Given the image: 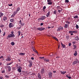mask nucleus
Masks as SVG:
<instances>
[{"label":"nucleus","mask_w":79,"mask_h":79,"mask_svg":"<svg viewBox=\"0 0 79 79\" xmlns=\"http://www.w3.org/2000/svg\"><path fill=\"white\" fill-rule=\"evenodd\" d=\"M11 34H10L8 35L7 37H6V39H8L10 37H15V36L13 34H14V32H13V31H12L11 32Z\"/></svg>","instance_id":"nucleus-1"},{"label":"nucleus","mask_w":79,"mask_h":79,"mask_svg":"<svg viewBox=\"0 0 79 79\" xmlns=\"http://www.w3.org/2000/svg\"><path fill=\"white\" fill-rule=\"evenodd\" d=\"M45 28L44 27H39L35 28V30L36 31H42L45 30Z\"/></svg>","instance_id":"nucleus-2"},{"label":"nucleus","mask_w":79,"mask_h":79,"mask_svg":"<svg viewBox=\"0 0 79 79\" xmlns=\"http://www.w3.org/2000/svg\"><path fill=\"white\" fill-rule=\"evenodd\" d=\"M45 16H42L40 18H39L38 19V21H43V20H44L45 19Z\"/></svg>","instance_id":"nucleus-3"},{"label":"nucleus","mask_w":79,"mask_h":79,"mask_svg":"<svg viewBox=\"0 0 79 79\" xmlns=\"http://www.w3.org/2000/svg\"><path fill=\"white\" fill-rule=\"evenodd\" d=\"M63 29V27L61 26H60V27H59L57 29V31H61Z\"/></svg>","instance_id":"nucleus-4"},{"label":"nucleus","mask_w":79,"mask_h":79,"mask_svg":"<svg viewBox=\"0 0 79 79\" xmlns=\"http://www.w3.org/2000/svg\"><path fill=\"white\" fill-rule=\"evenodd\" d=\"M14 26V25L12 23H10L9 24V27L10 28H11V27H13Z\"/></svg>","instance_id":"nucleus-5"},{"label":"nucleus","mask_w":79,"mask_h":79,"mask_svg":"<svg viewBox=\"0 0 79 79\" xmlns=\"http://www.w3.org/2000/svg\"><path fill=\"white\" fill-rule=\"evenodd\" d=\"M19 69H18L17 70L18 71V72H19V73H21V69H22V67L19 66Z\"/></svg>","instance_id":"nucleus-6"},{"label":"nucleus","mask_w":79,"mask_h":79,"mask_svg":"<svg viewBox=\"0 0 79 79\" xmlns=\"http://www.w3.org/2000/svg\"><path fill=\"white\" fill-rule=\"evenodd\" d=\"M49 78H51L52 77V73L51 72H50L49 73Z\"/></svg>","instance_id":"nucleus-7"},{"label":"nucleus","mask_w":79,"mask_h":79,"mask_svg":"<svg viewBox=\"0 0 79 79\" xmlns=\"http://www.w3.org/2000/svg\"><path fill=\"white\" fill-rule=\"evenodd\" d=\"M19 24L20 25V26H24L25 24L24 23H22V22H21V20H20L19 21Z\"/></svg>","instance_id":"nucleus-8"},{"label":"nucleus","mask_w":79,"mask_h":79,"mask_svg":"<svg viewBox=\"0 0 79 79\" xmlns=\"http://www.w3.org/2000/svg\"><path fill=\"white\" fill-rule=\"evenodd\" d=\"M11 58H10V57H9V56H8L7 58L6 59V61H11Z\"/></svg>","instance_id":"nucleus-9"},{"label":"nucleus","mask_w":79,"mask_h":79,"mask_svg":"<svg viewBox=\"0 0 79 79\" xmlns=\"http://www.w3.org/2000/svg\"><path fill=\"white\" fill-rule=\"evenodd\" d=\"M79 63V61L77 60L74 61L73 63V64H76L77 63Z\"/></svg>","instance_id":"nucleus-10"},{"label":"nucleus","mask_w":79,"mask_h":79,"mask_svg":"<svg viewBox=\"0 0 79 79\" xmlns=\"http://www.w3.org/2000/svg\"><path fill=\"white\" fill-rule=\"evenodd\" d=\"M16 14L17 13H16L15 12H14L13 14L11 15V17H14V16H15V15H16Z\"/></svg>","instance_id":"nucleus-11"},{"label":"nucleus","mask_w":79,"mask_h":79,"mask_svg":"<svg viewBox=\"0 0 79 79\" xmlns=\"http://www.w3.org/2000/svg\"><path fill=\"white\" fill-rule=\"evenodd\" d=\"M20 10V8L18 7L17 9V10L15 12L16 13H18V11H19Z\"/></svg>","instance_id":"nucleus-12"},{"label":"nucleus","mask_w":79,"mask_h":79,"mask_svg":"<svg viewBox=\"0 0 79 79\" xmlns=\"http://www.w3.org/2000/svg\"><path fill=\"white\" fill-rule=\"evenodd\" d=\"M50 11H48V13H47L46 15L47 17H48L50 16Z\"/></svg>","instance_id":"nucleus-13"},{"label":"nucleus","mask_w":79,"mask_h":79,"mask_svg":"<svg viewBox=\"0 0 79 79\" xmlns=\"http://www.w3.org/2000/svg\"><path fill=\"white\" fill-rule=\"evenodd\" d=\"M30 64L29 65V66L30 67H31L32 66V63L31 61L29 62Z\"/></svg>","instance_id":"nucleus-14"},{"label":"nucleus","mask_w":79,"mask_h":79,"mask_svg":"<svg viewBox=\"0 0 79 79\" xmlns=\"http://www.w3.org/2000/svg\"><path fill=\"white\" fill-rule=\"evenodd\" d=\"M60 72H61V74H64L65 73H66V71L62 72L60 71Z\"/></svg>","instance_id":"nucleus-15"},{"label":"nucleus","mask_w":79,"mask_h":79,"mask_svg":"<svg viewBox=\"0 0 79 79\" xmlns=\"http://www.w3.org/2000/svg\"><path fill=\"white\" fill-rule=\"evenodd\" d=\"M69 26V25L67 24H66L64 26V28H68V27Z\"/></svg>","instance_id":"nucleus-16"},{"label":"nucleus","mask_w":79,"mask_h":79,"mask_svg":"<svg viewBox=\"0 0 79 79\" xmlns=\"http://www.w3.org/2000/svg\"><path fill=\"white\" fill-rule=\"evenodd\" d=\"M7 68H8V71H9V72H10V71H11V67L9 66L7 67Z\"/></svg>","instance_id":"nucleus-17"},{"label":"nucleus","mask_w":79,"mask_h":79,"mask_svg":"<svg viewBox=\"0 0 79 79\" xmlns=\"http://www.w3.org/2000/svg\"><path fill=\"white\" fill-rule=\"evenodd\" d=\"M3 20H4V21H6V20H7V17H4L3 18Z\"/></svg>","instance_id":"nucleus-18"},{"label":"nucleus","mask_w":79,"mask_h":79,"mask_svg":"<svg viewBox=\"0 0 79 79\" xmlns=\"http://www.w3.org/2000/svg\"><path fill=\"white\" fill-rule=\"evenodd\" d=\"M4 14L2 13L1 12H0V17H2V16H3Z\"/></svg>","instance_id":"nucleus-19"},{"label":"nucleus","mask_w":79,"mask_h":79,"mask_svg":"<svg viewBox=\"0 0 79 79\" xmlns=\"http://www.w3.org/2000/svg\"><path fill=\"white\" fill-rule=\"evenodd\" d=\"M38 76L39 78V79H41V78H42L41 76H40V74L39 73H38Z\"/></svg>","instance_id":"nucleus-20"},{"label":"nucleus","mask_w":79,"mask_h":79,"mask_svg":"<svg viewBox=\"0 0 79 79\" xmlns=\"http://www.w3.org/2000/svg\"><path fill=\"white\" fill-rule=\"evenodd\" d=\"M44 69H42L41 72V74L44 73Z\"/></svg>","instance_id":"nucleus-21"},{"label":"nucleus","mask_w":79,"mask_h":79,"mask_svg":"<svg viewBox=\"0 0 79 79\" xmlns=\"http://www.w3.org/2000/svg\"><path fill=\"white\" fill-rule=\"evenodd\" d=\"M19 55L23 56V55H25V54L24 53L21 52L19 53Z\"/></svg>","instance_id":"nucleus-22"},{"label":"nucleus","mask_w":79,"mask_h":79,"mask_svg":"<svg viewBox=\"0 0 79 79\" xmlns=\"http://www.w3.org/2000/svg\"><path fill=\"white\" fill-rule=\"evenodd\" d=\"M10 21L12 23H13L15 21V20L14 19H10Z\"/></svg>","instance_id":"nucleus-23"},{"label":"nucleus","mask_w":79,"mask_h":79,"mask_svg":"<svg viewBox=\"0 0 79 79\" xmlns=\"http://www.w3.org/2000/svg\"><path fill=\"white\" fill-rule=\"evenodd\" d=\"M13 63V61H11L10 63H7L6 64V65L8 66L9 65H10V64H11Z\"/></svg>","instance_id":"nucleus-24"},{"label":"nucleus","mask_w":79,"mask_h":79,"mask_svg":"<svg viewBox=\"0 0 79 79\" xmlns=\"http://www.w3.org/2000/svg\"><path fill=\"white\" fill-rule=\"evenodd\" d=\"M75 40H79V37H78V36H76L75 37Z\"/></svg>","instance_id":"nucleus-25"},{"label":"nucleus","mask_w":79,"mask_h":79,"mask_svg":"<svg viewBox=\"0 0 79 79\" xmlns=\"http://www.w3.org/2000/svg\"><path fill=\"white\" fill-rule=\"evenodd\" d=\"M57 8L58 10H59V9H61V11H62V10H63V9H62V8H61V7H60L57 6Z\"/></svg>","instance_id":"nucleus-26"},{"label":"nucleus","mask_w":79,"mask_h":79,"mask_svg":"<svg viewBox=\"0 0 79 79\" xmlns=\"http://www.w3.org/2000/svg\"><path fill=\"white\" fill-rule=\"evenodd\" d=\"M49 60L48 59H44V61L45 62H48V61H49Z\"/></svg>","instance_id":"nucleus-27"},{"label":"nucleus","mask_w":79,"mask_h":79,"mask_svg":"<svg viewBox=\"0 0 79 79\" xmlns=\"http://www.w3.org/2000/svg\"><path fill=\"white\" fill-rule=\"evenodd\" d=\"M75 53L74 54V56H76V55H77V51H75Z\"/></svg>","instance_id":"nucleus-28"},{"label":"nucleus","mask_w":79,"mask_h":79,"mask_svg":"<svg viewBox=\"0 0 79 79\" xmlns=\"http://www.w3.org/2000/svg\"><path fill=\"white\" fill-rule=\"evenodd\" d=\"M48 5H52V2H48Z\"/></svg>","instance_id":"nucleus-29"},{"label":"nucleus","mask_w":79,"mask_h":79,"mask_svg":"<svg viewBox=\"0 0 79 79\" xmlns=\"http://www.w3.org/2000/svg\"><path fill=\"white\" fill-rule=\"evenodd\" d=\"M52 37L53 38V39H55V40H58V39H57L54 36H52Z\"/></svg>","instance_id":"nucleus-30"},{"label":"nucleus","mask_w":79,"mask_h":79,"mask_svg":"<svg viewBox=\"0 0 79 79\" xmlns=\"http://www.w3.org/2000/svg\"><path fill=\"white\" fill-rule=\"evenodd\" d=\"M74 18L75 19H76V18H78V16L77 15H76L74 17Z\"/></svg>","instance_id":"nucleus-31"},{"label":"nucleus","mask_w":79,"mask_h":79,"mask_svg":"<svg viewBox=\"0 0 79 79\" xmlns=\"http://www.w3.org/2000/svg\"><path fill=\"white\" fill-rule=\"evenodd\" d=\"M66 23H67L68 24H69L71 23L70 22H69L68 21H67L65 22Z\"/></svg>","instance_id":"nucleus-32"},{"label":"nucleus","mask_w":79,"mask_h":79,"mask_svg":"<svg viewBox=\"0 0 79 79\" xmlns=\"http://www.w3.org/2000/svg\"><path fill=\"white\" fill-rule=\"evenodd\" d=\"M69 36L67 35L66 36V38L67 40H68V39H69Z\"/></svg>","instance_id":"nucleus-33"},{"label":"nucleus","mask_w":79,"mask_h":79,"mask_svg":"<svg viewBox=\"0 0 79 79\" xmlns=\"http://www.w3.org/2000/svg\"><path fill=\"white\" fill-rule=\"evenodd\" d=\"M18 32L19 34V36L18 37H19V36L20 35V34H21V32H20V31H18Z\"/></svg>","instance_id":"nucleus-34"},{"label":"nucleus","mask_w":79,"mask_h":79,"mask_svg":"<svg viewBox=\"0 0 79 79\" xmlns=\"http://www.w3.org/2000/svg\"><path fill=\"white\" fill-rule=\"evenodd\" d=\"M11 44L12 45H15V43L14 42H12L11 43Z\"/></svg>","instance_id":"nucleus-35"},{"label":"nucleus","mask_w":79,"mask_h":79,"mask_svg":"<svg viewBox=\"0 0 79 79\" xmlns=\"http://www.w3.org/2000/svg\"><path fill=\"white\" fill-rule=\"evenodd\" d=\"M5 77H6V78H8L9 77V76L6 75L5 76Z\"/></svg>","instance_id":"nucleus-36"},{"label":"nucleus","mask_w":79,"mask_h":79,"mask_svg":"<svg viewBox=\"0 0 79 79\" xmlns=\"http://www.w3.org/2000/svg\"><path fill=\"white\" fill-rule=\"evenodd\" d=\"M46 8V6H44L43 8V11H44V10H45Z\"/></svg>","instance_id":"nucleus-37"},{"label":"nucleus","mask_w":79,"mask_h":79,"mask_svg":"<svg viewBox=\"0 0 79 79\" xmlns=\"http://www.w3.org/2000/svg\"><path fill=\"white\" fill-rule=\"evenodd\" d=\"M33 50L35 52V53H38V52H37V51H36V50H35V49H33Z\"/></svg>","instance_id":"nucleus-38"},{"label":"nucleus","mask_w":79,"mask_h":79,"mask_svg":"<svg viewBox=\"0 0 79 79\" xmlns=\"http://www.w3.org/2000/svg\"><path fill=\"white\" fill-rule=\"evenodd\" d=\"M69 33H70V34H71V33H73V31H69Z\"/></svg>","instance_id":"nucleus-39"},{"label":"nucleus","mask_w":79,"mask_h":79,"mask_svg":"<svg viewBox=\"0 0 79 79\" xmlns=\"http://www.w3.org/2000/svg\"><path fill=\"white\" fill-rule=\"evenodd\" d=\"M65 2H66L67 3H68L69 2V0H65Z\"/></svg>","instance_id":"nucleus-40"},{"label":"nucleus","mask_w":79,"mask_h":79,"mask_svg":"<svg viewBox=\"0 0 79 79\" xmlns=\"http://www.w3.org/2000/svg\"><path fill=\"white\" fill-rule=\"evenodd\" d=\"M39 58H40V59H44V57H40Z\"/></svg>","instance_id":"nucleus-41"},{"label":"nucleus","mask_w":79,"mask_h":79,"mask_svg":"<svg viewBox=\"0 0 79 79\" xmlns=\"http://www.w3.org/2000/svg\"><path fill=\"white\" fill-rule=\"evenodd\" d=\"M77 31H73V33H77Z\"/></svg>","instance_id":"nucleus-42"},{"label":"nucleus","mask_w":79,"mask_h":79,"mask_svg":"<svg viewBox=\"0 0 79 79\" xmlns=\"http://www.w3.org/2000/svg\"><path fill=\"white\" fill-rule=\"evenodd\" d=\"M76 28H77V29H78L79 28V26L77 25H76Z\"/></svg>","instance_id":"nucleus-43"},{"label":"nucleus","mask_w":79,"mask_h":79,"mask_svg":"<svg viewBox=\"0 0 79 79\" xmlns=\"http://www.w3.org/2000/svg\"><path fill=\"white\" fill-rule=\"evenodd\" d=\"M63 48H65L66 47L65 46V45L63 44L62 46Z\"/></svg>","instance_id":"nucleus-44"},{"label":"nucleus","mask_w":79,"mask_h":79,"mask_svg":"<svg viewBox=\"0 0 79 79\" xmlns=\"http://www.w3.org/2000/svg\"><path fill=\"white\" fill-rule=\"evenodd\" d=\"M71 45V43H69V47H70Z\"/></svg>","instance_id":"nucleus-45"},{"label":"nucleus","mask_w":79,"mask_h":79,"mask_svg":"<svg viewBox=\"0 0 79 79\" xmlns=\"http://www.w3.org/2000/svg\"><path fill=\"white\" fill-rule=\"evenodd\" d=\"M8 6H13V4H8Z\"/></svg>","instance_id":"nucleus-46"},{"label":"nucleus","mask_w":79,"mask_h":79,"mask_svg":"<svg viewBox=\"0 0 79 79\" xmlns=\"http://www.w3.org/2000/svg\"><path fill=\"white\" fill-rule=\"evenodd\" d=\"M52 0H47V2H51Z\"/></svg>","instance_id":"nucleus-47"},{"label":"nucleus","mask_w":79,"mask_h":79,"mask_svg":"<svg viewBox=\"0 0 79 79\" xmlns=\"http://www.w3.org/2000/svg\"><path fill=\"white\" fill-rule=\"evenodd\" d=\"M0 27H4V25H1L0 26Z\"/></svg>","instance_id":"nucleus-48"},{"label":"nucleus","mask_w":79,"mask_h":79,"mask_svg":"<svg viewBox=\"0 0 79 79\" xmlns=\"http://www.w3.org/2000/svg\"><path fill=\"white\" fill-rule=\"evenodd\" d=\"M44 25V23H41L40 24V26H43Z\"/></svg>","instance_id":"nucleus-49"},{"label":"nucleus","mask_w":79,"mask_h":79,"mask_svg":"<svg viewBox=\"0 0 79 79\" xmlns=\"http://www.w3.org/2000/svg\"><path fill=\"white\" fill-rule=\"evenodd\" d=\"M5 34H6L5 32H4V33H3V36H4V35H5Z\"/></svg>","instance_id":"nucleus-50"},{"label":"nucleus","mask_w":79,"mask_h":79,"mask_svg":"<svg viewBox=\"0 0 79 79\" xmlns=\"http://www.w3.org/2000/svg\"><path fill=\"white\" fill-rule=\"evenodd\" d=\"M2 73H5V70H3L2 71Z\"/></svg>","instance_id":"nucleus-51"},{"label":"nucleus","mask_w":79,"mask_h":79,"mask_svg":"<svg viewBox=\"0 0 79 79\" xmlns=\"http://www.w3.org/2000/svg\"><path fill=\"white\" fill-rule=\"evenodd\" d=\"M54 14H56V11L55 10L54 11Z\"/></svg>","instance_id":"nucleus-52"},{"label":"nucleus","mask_w":79,"mask_h":79,"mask_svg":"<svg viewBox=\"0 0 79 79\" xmlns=\"http://www.w3.org/2000/svg\"><path fill=\"white\" fill-rule=\"evenodd\" d=\"M51 57H53V54H52V55H50Z\"/></svg>","instance_id":"nucleus-53"},{"label":"nucleus","mask_w":79,"mask_h":79,"mask_svg":"<svg viewBox=\"0 0 79 79\" xmlns=\"http://www.w3.org/2000/svg\"><path fill=\"white\" fill-rule=\"evenodd\" d=\"M3 58V56H1L0 57V59H1V58Z\"/></svg>","instance_id":"nucleus-54"},{"label":"nucleus","mask_w":79,"mask_h":79,"mask_svg":"<svg viewBox=\"0 0 79 79\" xmlns=\"http://www.w3.org/2000/svg\"><path fill=\"white\" fill-rule=\"evenodd\" d=\"M68 78H69V79H71V77H69Z\"/></svg>","instance_id":"nucleus-55"},{"label":"nucleus","mask_w":79,"mask_h":79,"mask_svg":"<svg viewBox=\"0 0 79 79\" xmlns=\"http://www.w3.org/2000/svg\"><path fill=\"white\" fill-rule=\"evenodd\" d=\"M72 43H73V44H75V43H76V42H73Z\"/></svg>","instance_id":"nucleus-56"},{"label":"nucleus","mask_w":79,"mask_h":79,"mask_svg":"<svg viewBox=\"0 0 79 79\" xmlns=\"http://www.w3.org/2000/svg\"><path fill=\"white\" fill-rule=\"evenodd\" d=\"M58 12H59V13H60V12H61V10H58Z\"/></svg>","instance_id":"nucleus-57"},{"label":"nucleus","mask_w":79,"mask_h":79,"mask_svg":"<svg viewBox=\"0 0 79 79\" xmlns=\"http://www.w3.org/2000/svg\"><path fill=\"white\" fill-rule=\"evenodd\" d=\"M61 45L62 46L63 45V44L61 42Z\"/></svg>","instance_id":"nucleus-58"},{"label":"nucleus","mask_w":79,"mask_h":79,"mask_svg":"<svg viewBox=\"0 0 79 79\" xmlns=\"http://www.w3.org/2000/svg\"><path fill=\"white\" fill-rule=\"evenodd\" d=\"M31 60H34V57H31Z\"/></svg>","instance_id":"nucleus-59"},{"label":"nucleus","mask_w":79,"mask_h":79,"mask_svg":"<svg viewBox=\"0 0 79 79\" xmlns=\"http://www.w3.org/2000/svg\"><path fill=\"white\" fill-rule=\"evenodd\" d=\"M3 79V77H0V79Z\"/></svg>","instance_id":"nucleus-60"},{"label":"nucleus","mask_w":79,"mask_h":79,"mask_svg":"<svg viewBox=\"0 0 79 79\" xmlns=\"http://www.w3.org/2000/svg\"><path fill=\"white\" fill-rule=\"evenodd\" d=\"M66 77H68H68H69V76H68V75H67Z\"/></svg>","instance_id":"nucleus-61"},{"label":"nucleus","mask_w":79,"mask_h":79,"mask_svg":"<svg viewBox=\"0 0 79 79\" xmlns=\"http://www.w3.org/2000/svg\"><path fill=\"white\" fill-rule=\"evenodd\" d=\"M53 73H56V71H53Z\"/></svg>","instance_id":"nucleus-62"},{"label":"nucleus","mask_w":79,"mask_h":79,"mask_svg":"<svg viewBox=\"0 0 79 79\" xmlns=\"http://www.w3.org/2000/svg\"><path fill=\"white\" fill-rule=\"evenodd\" d=\"M21 29V27H19V28H18V29Z\"/></svg>","instance_id":"nucleus-63"},{"label":"nucleus","mask_w":79,"mask_h":79,"mask_svg":"<svg viewBox=\"0 0 79 79\" xmlns=\"http://www.w3.org/2000/svg\"><path fill=\"white\" fill-rule=\"evenodd\" d=\"M71 19V18H68V19H69H69Z\"/></svg>","instance_id":"nucleus-64"}]
</instances>
